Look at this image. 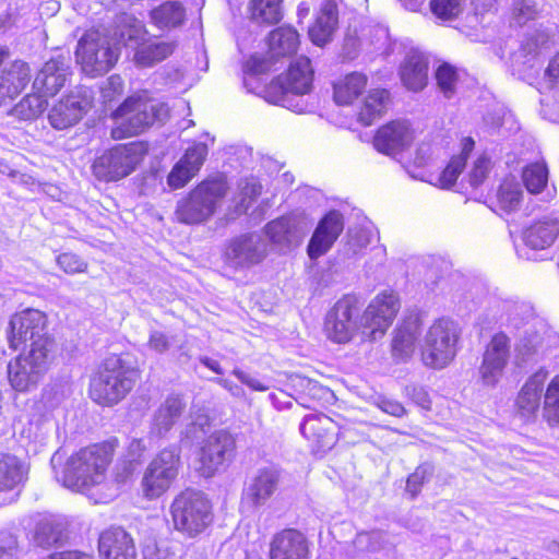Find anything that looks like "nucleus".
<instances>
[{
    "label": "nucleus",
    "instance_id": "obj_1",
    "mask_svg": "<svg viewBox=\"0 0 559 559\" xmlns=\"http://www.w3.org/2000/svg\"><path fill=\"white\" fill-rule=\"evenodd\" d=\"M119 449L120 440L115 436L81 447L55 469L56 479L74 492L93 496L106 483Z\"/></svg>",
    "mask_w": 559,
    "mask_h": 559
},
{
    "label": "nucleus",
    "instance_id": "obj_2",
    "mask_svg": "<svg viewBox=\"0 0 559 559\" xmlns=\"http://www.w3.org/2000/svg\"><path fill=\"white\" fill-rule=\"evenodd\" d=\"M141 368L127 353L102 359L90 376L88 397L98 406L112 407L123 401L141 381Z\"/></svg>",
    "mask_w": 559,
    "mask_h": 559
},
{
    "label": "nucleus",
    "instance_id": "obj_3",
    "mask_svg": "<svg viewBox=\"0 0 559 559\" xmlns=\"http://www.w3.org/2000/svg\"><path fill=\"white\" fill-rule=\"evenodd\" d=\"M168 116L169 108L164 102L148 90H140L127 96L110 112V118L115 121L110 138L121 141L139 136Z\"/></svg>",
    "mask_w": 559,
    "mask_h": 559
},
{
    "label": "nucleus",
    "instance_id": "obj_4",
    "mask_svg": "<svg viewBox=\"0 0 559 559\" xmlns=\"http://www.w3.org/2000/svg\"><path fill=\"white\" fill-rule=\"evenodd\" d=\"M9 348L27 354L55 355L56 341L48 332V318L44 311L27 308L15 312L7 329Z\"/></svg>",
    "mask_w": 559,
    "mask_h": 559
},
{
    "label": "nucleus",
    "instance_id": "obj_5",
    "mask_svg": "<svg viewBox=\"0 0 559 559\" xmlns=\"http://www.w3.org/2000/svg\"><path fill=\"white\" fill-rule=\"evenodd\" d=\"M229 192V183L225 174H215L198 182L176 206L178 222L186 225H198L210 219Z\"/></svg>",
    "mask_w": 559,
    "mask_h": 559
},
{
    "label": "nucleus",
    "instance_id": "obj_6",
    "mask_svg": "<svg viewBox=\"0 0 559 559\" xmlns=\"http://www.w3.org/2000/svg\"><path fill=\"white\" fill-rule=\"evenodd\" d=\"M175 531L195 538L204 533L213 522L214 510L210 497L202 490L187 487L180 490L169 506Z\"/></svg>",
    "mask_w": 559,
    "mask_h": 559
},
{
    "label": "nucleus",
    "instance_id": "obj_7",
    "mask_svg": "<svg viewBox=\"0 0 559 559\" xmlns=\"http://www.w3.org/2000/svg\"><path fill=\"white\" fill-rule=\"evenodd\" d=\"M120 53L118 41L95 27L83 33L74 50L76 64L90 78L108 73L118 63Z\"/></svg>",
    "mask_w": 559,
    "mask_h": 559
},
{
    "label": "nucleus",
    "instance_id": "obj_8",
    "mask_svg": "<svg viewBox=\"0 0 559 559\" xmlns=\"http://www.w3.org/2000/svg\"><path fill=\"white\" fill-rule=\"evenodd\" d=\"M462 331L459 324L447 317L432 321L419 345V358L429 369L441 370L455 359Z\"/></svg>",
    "mask_w": 559,
    "mask_h": 559
},
{
    "label": "nucleus",
    "instance_id": "obj_9",
    "mask_svg": "<svg viewBox=\"0 0 559 559\" xmlns=\"http://www.w3.org/2000/svg\"><path fill=\"white\" fill-rule=\"evenodd\" d=\"M148 152L150 143L144 140L116 144L94 158L92 174L100 182H117L135 171Z\"/></svg>",
    "mask_w": 559,
    "mask_h": 559
},
{
    "label": "nucleus",
    "instance_id": "obj_10",
    "mask_svg": "<svg viewBox=\"0 0 559 559\" xmlns=\"http://www.w3.org/2000/svg\"><path fill=\"white\" fill-rule=\"evenodd\" d=\"M181 465L178 445L159 450L143 471L140 483L143 498L153 501L166 495L176 483Z\"/></svg>",
    "mask_w": 559,
    "mask_h": 559
},
{
    "label": "nucleus",
    "instance_id": "obj_11",
    "mask_svg": "<svg viewBox=\"0 0 559 559\" xmlns=\"http://www.w3.org/2000/svg\"><path fill=\"white\" fill-rule=\"evenodd\" d=\"M314 70L311 60L300 56L275 76L264 88V98L275 105H284L288 94L307 95L313 88Z\"/></svg>",
    "mask_w": 559,
    "mask_h": 559
},
{
    "label": "nucleus",
    "instance_id": "obj_12",
    "mask_svg": "<svg viewBox=\"0 0 559 559\" xmlns=\"http://www.w3.org/2000/svg\"><path fill=\"white\" fill-rule=\"evenodd\" d=\"M55 355L19 353L8 365V379L16 392H28L41 381Z\"/></svg>",
    "mask_w": 559,
    "mask_h": 559
},
{
    "label": "nucleus",
    "instance_id": "obj_13",
    "mask_svg": "<svg viewBox=\"0 0 559 559\" xmlns=\"http://www.w3.org/2000/svg\"><path fill=\"white\" fill-rule=\"evenodd\" d=\"M400 306V299L395 293L388 290L379 293L364 310L359 329L373 340L383 336L392 325Z\"/></svg>",
    "mask_w": 559,
    "mask_h": 559
},
{
    "label": "nucleus",
    "instance_id": "obj_14",
    "mask_svg": "<svg viewBox=\"0 0 559 559\" xmlns=\"http://www.w3.org/2000/svg\"><path fill=\"white\" fill-rule=\"evenodd\" d=\"M360 301L355 294L343 295L330 309L324 322V331L329 338L336 343L352 340L356 328V319L360 312Z\"/></svg>",
    "mask_w": 559,
    "mask_h": 559
},
{
    "label": "nucleus",
    "instance_id": "obj_15",
    "mask_svg": "<svg viewBox=\"0 0 559 559\" xmlns=\"http://www.w3.org/2000/svg\"><path fill=\"white\" fill-rule=\"evenodd\" d=\"M299 430L313 454H325L332 450L341 436L337 423L323 413L306 415Z\"/></svg>",
    "mask_w": 559,
    "mask_h": 559
},
{
    "label": "nucleus",
    "instance_id": "obj_16",
    "mask_svg": "<svg viewBox=\"0 0 559 559\" xmlns=\"http://www.w3.org/2000/svg\"><path fill=\"white\" fill-rule=\"evenodd\" d=\"M236 440L225 430L215 431L203 442L199 452V472L204 477H212L226 462L235 455Z\"/></svg>",
    "mask_w": 559,
    "mask_h": 559
},
{
    "label": "nucleus",
    "instance_id": "obj_17",
    "mask_svg": "<svg viewBox=\"0 0 559 559\" xmlns=\"http://www.w3.org/2000/svg\"><path fill=\"white\" fill-rule=\"evenodd\" d=\"M93 97L85 92H69L51 107L48 119L56 130H66L78 124L92 109Z\"/></svg>",
    "mask_w": 559,
    "mask_h": 559
},
{
    "label": "nucleus",
    "instance_id": "obj_18",
    "mask_svg": "<svg viewBox=\"0 0 559 559\" xmlns=\"http://www.w3.org/2000/svg\"><path fill=\"white\" fill-rule=\"evenodd\" d=\"M269 559H311V542L301 530L284 527L271 537Z\"/></svg>",
    "mask_w": 559,
    "mask_h": 559
},
{
    "label": "nucleus",
    "instance_id": "obj_19",
    "mask_svg": "<svg viewBox=\"0 0 559 559\" xmlns=\"http://www.w3.org/2000/svg\"><path fill=\"white\" fill-rule=\"evenodd\" d=\"M413 140L411 123L406 119H392L376 130L372 145L383 155L395 156L405 151Z\"/></svg>",
    "mask_w": 559,
    "mask_h": 559
},
{
    "label": "nucleus",
    "instance_id": "obj_20",
    "mask_svg": "<svg viewBox=\"0 0 559 559\" xmlns=\"http://www.w3.org/2000/svg\"><path fill=\"white\" fill-rule=\"evenodd\" d=\"M423 325L424 313L420 310H408L404 314L394 329L391 343V352L394 358L406 360L414 354Z\"/></svg>",
    "mask_w": 559,
    "mask_h": 559
},
{
    "label": "nucleus",
    "instance_id": "obj_21",
    "mask_svg": "<svg viewBox=\"0 0 559 559\" xmlns=\"http://www.w3.org/2000/svg\"><path fill=\"white\" fill-rule=\"evenodd\" d=\"M344 230L343 215L331 210L319 221L307 246V253L314 260L326 253Z\"/></svg>",
    "mask_w": 559,
    "mask_h": 559
},
{
    "label": "nucleus",
    "instance_id": "obj_22",
    "mask_svg": "<svg viewBox=\"0 0 559 559\" xmlns=\"http://www.w3.org/2000/svg\"><path fill=\"white\" fill-rule=\"evenodd\" d=\"M206 155L207 147L204 143H194L189 146L169 171L167 185L173 190L186 187L200 171Z\"/></svg>",
    "mask_w": 559,
    "mask_h": 559
},
{
    "label": "nucleus",
    "instance_id": "obj_23",
    "mask_svg": "<svg viewBox=\"0 0 559 559\" xmlns=\"http://www.w3.org/2000/svg\"><path fill=\"white\" fill-rule=\"evenodd\" d=\"M281 483V469L265 466L258 469L242 490V500L253 507L263 506L276 492Z\"/></svg>",
    "mask_w": 559,
    "mask_h": 559
},
{
    "label": "nucleus",
    "instance_id": "obj_24",
    "mask_svg": "<svg viewBox=\"0 0 559 559\" xmlns=\"http://www.w3.org/2000/svg\"><path fill=\"white\" fill-rule=\"evenodd\" d=\"M369 78L362 71H350L336 76L332 83V99L341 107L353 106L367 92Z\"/></svg>",
    "mask_w": 559,
    "mask_h": 559
},
{
    "label": "nucleus",
    "instance_id": "obj_25",
    "mask_svg": "<svg viewBox=\"0 0 559 559\" xmlns=\"http://www.w3.org/2000/svg\"><path fill=\"white\" fill-rule=\"evenodd\" d=\"M100 559H136V548L132 536L122 527H109L98 537Z\"/></svg>",
    "mask_w": 559,
    "mask_h": 559
},
{
    "label": "nucleus",
    "instance_id": "obj_26",
    "mask_svg": "<svg viewBox=\"0 0 559 559\" xmlns=\"http://www.w3.org/2000/svg\"><path fill=\"white\" fill-rule=\"evenodd\" d=\"M29 64L21 59L13 60L0 73V106L5 105L21 95L31 81Z\"/></svg>",
    "mask_w": 559,
    "mask_h": 559
},
{
    "label": "nucleus",
    "instance_id": "obj_27",
    "mask_svg": "<svg viewBox=\"0 0 559 559\" xmlns=\"http://www.w3.org/2000/svg\"><path fill=\"white\" fill-rule=\"evenodd\" d=\"M559 237V218L545 215L532 221L522 230L524 245L533 250H545L551 247Z\"/></svg>",
    "mask_w": 559,
    "mask_h": 559
},
{
    "label": "nucleus",
    "instance_id": "obj_28",
    "mask_svg": "<svg viewBox=\"0 0 559 559\" xmlns=\"http://www.w3.org/2000/svg\"><path fill=\"white\" fill-rule=\"evenodd\" d=\"M226 259L234 267L243 269L260 264L266 257L251 234L240 235L229 241L225 252Z\"/></svg>",
    "mask_w": 559,
    "mask_h": 559
},
{
    "label": "nucleus",
    "instance_id": "obj_29",
    "mask_svg": "<svg viewBox=\"0 0 559 559\" xmlns=\"http://www.w3.org/2000/svg\"><path fill=\"white\" fill-rule=\"evenodd\" d=\"M67 70L68 68L61 58H50L36 73L33 90L47 98L53 97L66 84Z\"/></svg>",
    "mask_w": 559,
    "mask_h": 559
},
{
    "label": "nucleus",
    "instance_id": "obj_30",
    "mask_svg": "<svg viewBox=\"0 0 559 559\" xmlns=\"http://www.w3.org/2000/svg\"><path fill=\"white\" fill-rule=\"evenodd\" d=\"M547 371L538 370L524 383L516 397V409L526 420L535 419L540 406V393Z\"/></svg>",
    "mask_w": 559,
    "mask_h": 559
},
{
    "label": "nucleus",
    "instance_id": "obj_31",
    "mask_svg": "<svg viewBox=\"0 0 559 559\" xmlns=\"http://www.w3.org/2000/svg\"><path fill=\"white\" fill-rule=\"evenodd\" d=\"M266 52L270 59L278 60L294 56L300 46V35L290 25L273 28L266 36Z\"/></svg>",
    "mask_w": 559,
    "mask_h": 559
},
{
    "label": "nucleus",
    "instance_id": "obj_32",
    "mask_svg": "<svg viewBox=\"0 0 559 559\" xmlns=\"http://www.w3.org/2000/svg\"><path fill=\"white\" fill-rule=\"evenodd\" d=\"M522 203L523 191L520 183L513 178L502 179L495 194L489 198V207L499 216L519 211Z\"/></svg>",
    "mask_w": 559,
    "mask_h": 559
},
{
    "label": "nucleus",
    "instance_id": "obj_33",
    "mask_svg": "<svg viewBox=\"0 0 559 559\" xmlns=\"http://www.w3.org/2000/svg\"><path fill=\"white\" fill-rule=\"evenodd\" d=\"M356 111V120L362 127H370L376 120L381 118L391 103V93L383 87L367 90Z\"/></svg>",
    "mask_w": 559,
    "mask_h": 559
},
{
    "label": "nucleus",
    "instance_id": "obj_34",
    "mask_svg": "<svg viewBox=\"0 0 559 559\" xmlns=\"http://www.w3.org/2000/svg\"><path fill=\"white\" fill-rule=\"evenodd\" d=\"M475 148V141L472 136L461 140V152L451 156L444 168L433 179V185L440 189H451L455 186L460 175L466 167L471 153Z\"/></svg>",
    "mask_w": 559,
    "mask_h": 559
},
{
    "label": "nucleus",
    "instance_id": "obj_35",
    "mask_svg": "<svg viewBox=\"0 0 559 559\" xmlns=\"http://www.w3.org/2000/svg\"><path fill=\"white\" fill-rule=\"evenodd\" d=\"M428 73V59L418 52L407 55L400 68V78L403 85L413 92H419L427 86Z\"/></svg>",
    "mask_w": 559,
    "mask_h": 559
},
{
    "label": "nucleus",
    "instance_id": "obj_36",
    "mask_svg": "<svg viewBox=\"0 0 559 559\" xmlns=\"http://www.w3.org/2000/svg\"><path fill=\"white\" fill-rule=\"evenodd\" d=\"M284 0H250L247 5L249 21L259 27H270L283 20Z\"/></svg>",
    "mask_w": 559,
    "mask_h": 559
},
{
    "label": "nucleus",
    "instance_id": "obj_37",
    "mask_svg": "<svg viewBox=\"0 0 559 559\" xmlns=\"http://www.w3.org/2000/svg\"><path fill=\"white\" fill-rule=\"evenodd\" d=\"M28 471L15 455L0 453V491H11L22 486L27 479Z\"/></svg>",
    "mask_w": 559,
    "mask_h": 559
},
{
    "label": "nucleus",
    "instance_id": "obj_38",
    "mask_svg": "<svg viewBox=\"0 0 559 559\" xmlns=\"http://www.w3.org/2000/svg\"><path fill=\"white\" fill-rule=\"evenodd\" d=\"M186 17L185 8L178 1H166L151 11L152 23L159 29L180 26Z\"/></svg>",
    "mask_w": 559,
    "mask_h": 559
},
{
    "label": "nucleus",
    "instance_id": "obj_39",
    "mask_svg": "<svg viewBox=\"0 0 559 559\" xmlns=\"http://www.w3.org/2000/svg\"><path fill=\"white\" fill-rule=\"evenodd\" d=\"M337 25V12L332 8L321 9L313 23L309 26V37L317 46L325 45L332 37Z\"/></svg>",
    "mask_w": 559,
    "mask_h": 559
},
{
    "label": "nucleus",
    "instance_id": "obj_40",
    "mask_svg": "<svg viewBox=\"0 0 559 559\" xmlns=\"http://www.w3.org/2000/svg\"><path fill=\"white\" fill-rule=\"evenodd\" d=\"M175 49V41L144 43L136 49L134 60L139 66L151 67L168 58Z\"/></svg>",
    "mask_w": 559,
    "mask_h": 559
},
{
    "label": "nucleus",
    "instance_id": "obj_41",
    "mask_svg": "<svg viewBox=\"0 0 559 559\" xmlns=\"http://www.w3.org/2000/svg\"><path fill=\"white\" fill-rule=\"evenodd\" d=\"M297 226L292 215H282L264 226L269 240L275 245H289L296 235Z\"/></svg>",
    "mask_w": 559,
    "mask_h": 559
},
{
    "label": "nucleus",
    "instance_id": "obj_42",
    "mask_svg": "<svg viewBox=\"0 0 559 559\" xmlns=\"http://www.w3.org/2000/svg\"><path fill=\"white\" fill-rule=\"evenodd\" d=\"M548 176V167L544 160L526 164L521 174L522 182L531 194H539L546 189Z\"/></svg>",
    "mask_w": 559,
    "mask_h": 559
},
{
    "label": "nucleus",
    "instance_id": "obj_43",
    "mask_svg": "<svg viewBox=\"0 0 559 559\" xmlns=\"http://www.w3.org/2000/svg\"><path fill=\"white\" fill-rule=\"evenodd\" d=\"M185 403L179 396L170 395L159 405L154 414V424L159 430H169L180 418Z\"/></svg>",
    "mask_w": 559,
    "mask_h": 559
},
{
    "label": "nucleus",
    "instance_id": "obj_44",
    "mask_svg": "<svg viewBox=\"0 0 559 559\" xmlns=\"http://www.w3.org/2000/svg\"><path fill=\"white\" fill-rule=\"evenodd\" d=\"M543 418L549 426L559 425V374H556L546 388Z\"/></svg>",
    "mask_w": 559,
    "mask_h": 559
},
{
    "label": "nucleus",
    "instance_id": "obj_45",
    "mask_svg": "<svg viewBox=\"0 0 559 559\" xmlns=\"http://www.w3.org/2000/svg\"><path fill=\"white\" fill-rule=\"evenodd\" d=\"M47 106V97L33 90L20 100L16 110L22 119L35 120L43 115Z\"/></svg>",
    "mask_w": 559,
    "mask_h": 559
},
{
    "label": "nucleus",
    "instance_id": "obj_46",
    "mask_svg": "<svg viewBox=\"0 0 559 559\" xmlns=\"http://www.w3.org/2000/svg\"><path fill=\"white\" fill-rule=\"evenodd\" d=\"M435 79L444 96L451 97L460 80L459 69L449 62H442L436 69Z\"/></svg>",
    "mask_w": 559,
    "mask_h": 559
},
{
    "label": "nucleus",
    "instance_id": "obj_47",
    "mask_svg": "<svg viewBox=\"0 0 559 559\" xmlns=\"http://www.w3.org/2000/svg\"><path fill=\"white\" fill-rule=\"evenodd\" d=\"M484 353L508 364L511 354L510 337L502 331L495 333L486 344Z\"/></svg>",
    "mask_w": 559,
    "mask_h": 559
},
{
    "label": "nucleus",
    "instance_id": "obj_48",
    "mask_svg": "<svg viewBox=\"0 0 559 559\" xmlns=\"http://www.w3.org/2000/svg\"><path fill=\"white\" fill-rule=\"evenodd\" d=\"M492 169V163L486 155H479L472 164L467 173L466 181L473 188L477 189L485 183Z\"/></svg>",
    "mask_w": 559,
    "mask_h": 559
},
{
    "label": "nucleus",
    "instance_id": "obj_49",
    "mask_svg": "<svg viewBox=\"0 0 559 559\" xmlns=\"http://www.w3.org/2000/svg\"><path fill=\"white\" fill-rule=\"evenodd\" d=\"M56 263L68 275L82 274L88 269V262L72 251L58 254Z\"/></svg>",
    "mask_w": 559,
    "mask_h": 559
},
{
    "label": "nucleus",
    "instance_id": "obj_50",
    "mask_svg": "<svg viewBox=\"0 0 559 559\" xmlns=\"http://www.w3.org/2000/svg\"><path fill=\"white\" fill-rule=\"evenodd\" d=\"M432 14L441 21H451L461 13V0H430Z\"/></svg>",
    "mask_w": 559,
    "mask_h": 559
},
{
    "label": "nucleus",
    "instance_id": "obj_51",
    "mask_svg": "<svg viewBox=\"0 0 559 559\" xmlns=\"http://www.w3.org/2000/svg\"><path fill=\"white\" fill-rule=\"evenodd\" d=\"M503 372L504 368L486 362L485 360H481L478 368L479 380L481 384L487 388L497 386L503 376Z\"/></svg>",
    "mask_w": 559,
    "mask_h": 559
},
{
    "label": "nucleus",
    "instance_id": "obj_52",
    "mask_svg": "<svg viewBox=\"0 0 559 559\" xmlns=\"http://www.w3.org/2000/svg\"><path fill=\"white\" fill-rule=\"evenodd\" d=\"M124 92V82L120 75L114 74L107 79L106 84L102 88V97L104 103L117 100Z\"/></svg>",
    "mask_w": 559,
    "mask_h": 559
},
{
    "label": "nucleus",
    "instance_id": "obj_53",
    "mask_svg": "<svg viewBox=\"0 0 559 559\" xmlns=\"http://www.w3.org/2000/svg\"><path fill=\"white\" fill-rule=\"evenodd\" d=\"M245 72L262 74L269 71L267 60L262 56L252 55L243 63Z\"/></svg>",
    "mask_w": 559,
    "mask_h": 559
},
{
    "label": "nucleus",
    "instance_id": "obj_54",
    "mask_svg": "<svg viewBox=\"0 0 559 559\" xmlns=\"http://www.w3.org/2000/svg\"><path fill=\"white\" fill-rule=\"evenodd\" d=\"M426 481L425 471L416 469L412 473L406 480V491L411 495L412 498L417 497V495L421 491V488Z\"/></svg>",
    "mask_w": 559,
    "mask_h": 559
},
{
    "label": "nucleus",
    "instance_id": "obj_55",
    "mask_svg": "<svg viewBox=\"0 0 559 559\" xmlns=\"http://www.w3.org/2000/svg\"><path fill=\"white\" fill-rule=\"evenodd\" d=\"M545 78L550 87H555L559 84V50L549 60L545 69Z\"/></svg>",
    "mask_w": 559,
    "mask_h": 559
},
{
    "label": "nucleus",
    "instance_id": "obj_56",
    "mask_svg": "<svg viewBox=\"0 0 559 559\" xmlns=\"http://www.w3.org/2000/svg\"><path fill=\"white\" fill-rule=\"evenodd\" d=\"M408 395L412 401L424 409L429 411L431 408V400L426 390L420 386H412L408 389Z\"/></svg>",
    "mask_w": 559,
    "mask_h": 559
},
{
    "label": "nucleus",
    "instance_id": "obj_57",
    "mask_svg": "<svg viewBox=\"0 0 559 559\" xmlns=\"http://www.w3.org/2000/svg\"><path fill=\"white\" fill-rule=\"evenodd\" d=\"M379 407L385 414L394 417H403L406 414L404 405L394 400L384 399L379 403Z\"/></svg>",
    "mask_w": 559,
    "mask_h": 559
},
{
    "label": "nucleus",
    "instance_id": "obj_58",
    "mask_svg": "<svg viewBox=\"0 0 559 559\" xmlns=\"http://www.w3.org/2000/svg\"><path fill=\"white\" fill-rule=\"evenodd\" d=\"M147 345L157 353H164L169 348V341L164 333L155 331L150 335Z\"/></svg>",
    "mask_w": 559,
    "mask_h": 559
},
{
    "label": "nucleus",
    "instance_id": "obj_59",
    "mask_svg": "<svg viewBox=\"0 0 559 559\" xmlns=\"http://www.w3.org/2000/svg\"><path fill=\"white\" fill-rule=\"evenodd\" d=\"M49 559H95L92 554L80 550H62L53 552Z\"/></svg>",
    "mask_w": 559,
    "mask_h": 559
},
{
    "label": "nucleus",
    "instance_id": "obj_60",
    "mask_svg": "<svg viewBox=\"0 0 559 559\" xmlns=\"http://www.w3.org/2000/svg\"><path fill=\"white\" fill-rule=\"evenodd\" d=\"M306 389L308 390V393L304 392L300 396L305 404L310 402V400H308L307 396L316 397L320 396L323 393H326V389L324 386L311 380H306Z\"/></svg>",
    "mask_w": 559,
    "mask_h": 559
},
{
    "label": "nucleus",
    "instance_id": "obj_61",
    "mask_svg": "<svg viewBox=\"0 0 559 559\" xmlns=\"http://www.w3.org/2000/svg\"><path fill=\"white\" fill-rule=\"evenodd\" d=\"M242 383H245L250 389L258 391V392H264L269 389L267 385H265L262 381L252 379V378H241Z\"/></svg>",
    "mask_w": 559,
    "mask_h": 559
},
{
    "label": "nucleus",
    "instance_id": "obj_62",
    "mask_svg": "<svg viewBox=\"0 0 559 559\" xmlns=\"http://www.w3.org/2000/svg\"><path fill=\"white\" fill-rule=\"evenodd\" d=\"M202 362L204 366H206L213 372H215L217 374H223V369L217 361L212 360L210 358H205L202 360Z\"/></svg>",
    "mask_w": 559,
    "mask_h": 559
},
{
    "label": "nucleus",
    "instance_id": "obj_63",
    "mask_svg": "<svg viewBox=\"0 0 559 559\" xmlns=\"http://www.w3.org/2000/svg\"><path fill=\"white\" fill-rule=\"evenodd\" d=\"M129 448L132 451H139L141 453L146 450V447H145L144 441L142 439H133L130 442Z\"/></svg>",
    "mask_w": 559,
    "mask_h": 559
},
{
    "label": "nucleus",
    "instance_id": "obj_64",
    "mask_svg": "<svg viewBox=\"0 0 559 559\" xmlns=\"http://www.w3.org/2000/svg\"><path fill=\"white\" fill-rule=\"evenodd\" d=\"M481 360H485L486 362H489V364H492V365H497L501 368H504L508 366V364L497 359V358H493L491 357L489 354H485L483 353V357H481Z\"/></svg>",
    "mask_w": 559,
    "mask_h": 559
}]
</instances>
